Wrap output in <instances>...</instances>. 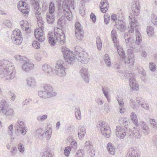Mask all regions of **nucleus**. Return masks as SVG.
Returning a JSON list of instances; mask_svg holds the SVG:
<instances>
[{
    "label": "nucleus",
    "mask_w": 157,
    "mask_h": 157,
    "mask_svg": "<svg viewBox=\"0 0 157 157\" xmlns=\"http://www.w3.org/2000/svg\"><path fill=\"white\" fill-rule=\"evenodd\" d=\"M111 36L114 46L117 47V52L120 57L122 58L124 62V63L126 64H130L131 66L133 65L135 60V57L133 54H130L129 55L127 59H125V52L123 48L119 45V42L117 40V35L115 30L113 29L112 31Z\"/></svg>",
    "instance_id": "obj_2"
},
{
    "label": "nucleus",
    "mask_w": 157,
    "mask_h": 157,
    "mask_svg": "<svg viewBox=\"0 0 157 157\" xmlns=\"http://www.w3.org/2000/svg\"><path fill=\"white\" fill-rule=\"evenodd\" d=\"M48 117V115L45 114L43 115H40L37 117V120L39 121H43L45 120Z\"/></svg>",
    "instance_id": "obj_49"
},
{
    "label": "nucleus",
    "mask_w": 157,
    "mask_h": 157,
    "mask_svg": "<svg viewBox=\"0 0 157 157\" xmlns=\"http://www.w3.org/2000/svg\"><path fill=\"white\" fill-rule=\"evenodd\" d=\"M129 85L131 87V90H138V85L136 83V81L133 77L129 79Z\"/></svg>",
    "instance_id": "obj_25"
},
{
    "label": "nucleus",
    "mask_w": 157,
    "mask_h": 157,
    "mask_svg": "<svg viewBox=\"0 0 157 157\" xmlns=\"http://www.w3.org/2000/svg\"><path fill=\"white\" fill-rule=\"evenodd\" d=\"M97 127L100 128L102 134L107 138H109L111 131L110 128L107 123L102 121H99L97 124Z\"/></svg>",
    "instance_id": "obj_11"
},
{
    "label": "nucleus",
    "mask_w": 157,
    "mask_h": 157,
    "mask_svg": "<svg viewBox=\"0 0 157 157\" xmlns=\"http://www.w3.org/2000/svg\"><path fill=\"white\" fill-rule=\"evenodd\" d=\"M14 67L8 60H3L0 62V74L2 78L6 80H10L15 77Z\"/></svg>",
    "instance_id": "obj_3"
},
{
    "label": "nucleus",
    "mask_w": 157,
    "mask_h": 157,
    "mask_svg": "<svg viewBox=\"0 0 157 157\" xmlns=\"http://www.w3.org/2000/svg\"><path fill=\"white\" fill-rule=\"evenodd\" d=\"M27 84L30 87H33L36 85V82L35 79L33 78L29 77L27 79Z\"/></svg>",
    "instance_id": "obj_36"
},
{
    "label": "nucleus",
    "mask_w": 157,
    "mask_h": 157,
    "mask_svg": "<svg viewBox=\"0 0 157 157\" xmlns=\"http://www.w3.org/2000/svg\"><path fill=\"white\" fill-rule=\"evenodd\" d=\"M101 90L108 101H109L110 99L109 97V94L110 91L108 87L106 86H102Z\"/></svg>",
    "instance_id": "obj_35"
},
{
    "label": "nucleus",
    "mask_w": 157,
    "mask_h": 157,
    "mask_svg": "<svg viewBox=\"0 0 157 157\" xmlns=\"http://www.w3.org/2000/svg\"><path fill=\"white\" fill-rule=\"evenodd\" d=\"M62 61H58L56 63L55 68L56 73L59 76L62 77L65 76V67L63 66Z\"/></svg>",
    "instance_id": "obj_13"
},
{
    "label": "nucleus",
    "mask_w": 157,
    "mask_h": 157,
    "mask_svg": "<svg viewBox=\"0 0 157 157\" xmlns=\"http://www.w3.org/2000/svg\"><path fill=\"white\" fill-rule=\"evenodd\" d=\"M117 100L119 103L120 107L123 108L124 106V102H123V100L121 98L119 99V97H118V98H117Z\"/></svg>",
    "instance_id": "obj_59"
},
{
    "label": "nucleus",
    "mask_w": 157,
    "mask_h": 157,
    "mask_svg": "<svg viewBox=\"0 0 157 157\" xmlns=\"http://www.w3.org/2000/svg\"><path fill=\"white\" fill-rule=\"evenodd\" d=\"M115 134L116 136L120 139H124L126 135V130L120 126H116Z\"/></svg>",
    "instance_id": "obj_17"
},
{
    "label": "nucleus",
    "mask_w": 157,
    "mask_h": 157,
    "mask_svg": "<svg viewBox=\"0 0 157 157\" xmlns=\"http://www.w3.org/2000/svg\"><path fill=\"white\" fill-rule=\"evenodd\" d=\"M75 59L82 63H87L89 61L88 55L87 53L82 51V48L79 46H76L75 48V54H73Z\"/></svg>",
    "instance_id": "obj_7"
},
{
    "label": "nucleus",
    "mask_w": 157,
    "mask_h": 157,
    "mask_svg": "<svg viewBox=\"0 0 157 157\" xmlns=\"http://www.w3.org/2000/svg\"><path fill=\"white\" fill-rule=\"evenodd\" d=\"M131 119L133 124L136 126L138 125V121L136 114L133 112H132L131 115Z\"/></svg>",
    "instance_id": "obj_38"
},
{
    "label": "nucleus",
    "mask_w": 157,
    "mask_h": 157,
    "mask_svg": "<svg viewBox=\"0 0 157 157\" xmlns=\"http://www.w3.org/2000/svg\"><path fill=\"white\" fill-rule=\"evenodd\" d=\"M17 146L18 149L20 152L22 153L24 152L25 149L22 144L19 143L18 144Z\"/></svg>",
    "instance_id": "obj_55"
},
{
    "label": "nucleus",
    "mask_w": 157,
    "mask_h": 157,
    "mask_svg": "<svg viewBox=\"0 0 157 157\" xmlns=\"http://www.w3.org/2000/svg\"><path fill=\"white\" fill-rule=\"evenodd\" d=\"M91 146L90 145L89 141H87L85 144V146L83 149H79L76 153L75 157H84L85 151L88 147H91Z\"/></svg>",
    "instance_id": "obj_18"
},
{
    "label": "nucleus",
    "mask_w": 157,
    "mask_h": 157,
    "mask_svg": "<svg viewBox=\"0 0 157 157\" xmlns=\"http://www.w3.org/2000/svg\"><path fill=\"white\" fill-rule=\"evenodd\" d=\"M129 103L132 108H134L136 107V102L133 99L131 98L130 99Z\"/></svg>",
    "instance_id": "obj_61"
},
{
    "label": "nucleus",
    "mask_w": 157,
    "mask_h": 157,
    "mask_svg": "<svg viewBox=\"0 0 157 157\" xmlns=\"http://www.w3.org/2000/svg\"><path fill=\"white\" fill-rule=\"evenodd\" d=\"M43 129L41 128H39L36 130L35 132V136L40 140H42L44 138V133H42Z\"/></svg>",
    "instance_id": "obj_31"
},
{
    "label": "nucleus",
    "mask_w": 157,
    "mask_h": 157,
    "mask_svg": "<svg viewBox=\"0 0 157 157\" xmlns=\"http://www.w3.org/2000/svg\"><path fill=\"white\" fill-rule=\"evenodd\" d=\"M139 2L138 0H134L132 4V15L129 17V24L130 25V29L129 30L130 32L132 33L134 30V28H136L138 25V23L136 19L135 16H137L140 12Z\"/></svg>",
    "instance_id": "obj_5"
},
{
    "label": "nucleus",
    "mask_w": 157,
    "mask_h": 157,
    "mask_svg": "<svg viewBox=\"0 0 157 157\" xmlns=\"http://www.w3.org/2000/svg\"><path fill=\"white\" fill-rule=\"evenodd\" d=\"M11 39L13 44L17 45H20L23 41V38L21 31L15 29L12 32Z\"/></svg>",
    "instance_id": "obj_10"
},
{
    "label": "nucleus",
    "mask_w": 157,
    "mask_h": 157,
    "mask_svg": "<svg viewBox=\"0 0 157 157\" xmlns=\"http://www.w3.org/2000/svg\"><path fill=\"white\" fill-rule=\"evenodd\" d=\"M8 105V104L5 100L2 101L0 104V108H1V111L2 113L5 112V111L7 109Z\"/></svg>",
    "instance_id": "obj_32"
},
{
    "label": "nucleus",
    "mask_w": 157,
    "mask_h": 157,
    "mask_svg": "<svg viewBox=\"0 0 157 157\" xmlns=\"http://www.w3.org/2000/svg\"><path fill=\"white\" fill-rule=\"evenodd\" d=\"M74 0H64L63 3L62 9L65 17L69 21H71L72 18V14L71 8L74 9Z\"/></svg>",
    "instance_id": "obj_6"
},
{
    "label": "nucleus",
    "mask_w": 157,
    "mask_h": 157,
    "mask_svg": "<svg viewBox=\"0 0 157 157\" xmlns=\"http://www.w3.org/2000/svg\"><path fill=\"white\" fill-rule=\"evenodd\" d=\"M33 66L34 64L33 63L26 62L24 63L22 65L21 69L24 71L28 72L32 69Z\"/></svg>",
    "instance_id": "obj_24"
},
{
    "label": "nucleus",
    "mask_w": 157,
    "mask_h": 157,
    "mask_svg": "<svg viewBox=\"0 0 157 157\" xmlns=\"http://www.w3.org/2000/svg\"><path fill=\"white\" fill-rule=\"evenodd\" d=\"M123 18L122 17L119 20H118V21L116 22L115 23V26L117 29L120 30L121 32L124 31L125 29V23L124 21H122Z\"/></svg>",
    "instance_id": "obj_21"
},
{
    "label": "nucleus",
    "mask_w": 157,
    "mask_h": 157,
    "mask_svg": "<svg viewBox=\"0 0 157 157\" xmlns=\"http://www.w3.org/2000/svg\"><path fill=\"white\" fill-rule=\"evenodd\" d=\"M46 18L47 22L49 24H52L55 21V17L52 14L48 13L46 14Z\"/></svg>",
    "instance_id": "obj_33"
},
{
    "label": "nucleus",
    "mask_w": 157,
    "mask_h": 157,
    "mask_svg": "<svg viewBox=\"0 0 157 157\" xmlns=\"http://www.w3.org/2000/svg\"><path fill=\"white\" fill-rule=\"evenodd\" d=\"M132 135L135 139H140L142 136V132L141 131L140 129L134 128Z\"/></svg>",
    "instance_id": "obj_29"
},
{
    "label": "nucleus",
    "mask_w": 157,
    "mask_h": 157,
    "mask_svg": "<svg viewBox=\"0 0 157 157\" xmlns=\"http://www.w3.org/2000/svg\"><path fill=\"white\" fill-rule=\"evenodd\" d=\"M127 120L126 118H120L118 121L119 123L121 126L125 128L128 124Z\"/></svg>",
    "instance_id": "obj_37"
},
{
    "label": "nucleus",
    "mask_w": 157,
    "mask_h": 157,
    "mask_svg": "<svg viewBox=\"0 0 157 157\" xmlns=\"http://www.w3.org/2000/svg\"><path fill=\"white\" fill-rule=\"evenodd\" d=\"M71 151V147L70 146L66 147L64 150V154L66 156H68L70 153Z\"/></svg>",
    "instance_id": "obj_52"
},
{
    "label": "nucleus",
    "mask_w": 157,
    "mask_h": 157,
    "mask_svg": "<svg viewBox=\"0 0 157 157\" xmlns=\"http://www.w3.org/2000/svg\"><path fill=\"white\" fill-rule=\"evenodd\" d=\"M15 127L17 132L23 135H25L27 132L24 122L21 120H18L16 122Z\"/></svg>",
    "instance_id": "obj_12"
},
{
    "label": "nucleus",
    "mask_w": 157,
    "mask_h": 157,
    "mask_svg": "<svg viewBox=\"0 0 157 157\" xmlns=\"http://www.w3.org/2000/svg\"><path fill=\"white\" fill-rule=\"evenodd\" d=\"M3 24L9 28H10L12 26V24L11 21L9 20L4 21L3 22Z\"/></svg>",
    "instance_id": "obj_60"
},
{
    "label": "nucleus",
    "mask_w": 157,
    "mask_h": 157,
    "mask_svg": "<svg viewBox=\"0 0 157 157\" xmlns=\"http://www.w3.org/2000/svg\"><path fill=\"white\" fill-rule=\"evenodd\" d=\"M52 133V131L50 132L48 130L44 132V137L45 136L46 140H48L51 138Z\"/></svg>",
    "instance_id": "obj_53"
},
{
    "label": "nucleus",
    "mask_w": 157,
    "mask_h": 157,
    "mask_svg": "<svg viewBox=\"0 0 157 157\" xmlns=\"http://www.w3.org/2000/svg\"><path fill=\"white\" fill-rule=\"evenodd\" d=\"M135 28V29L136 36L135 44L131 46V48L132 49L133 52H138L141 49H145L146 46L144 44L140 45V44L142 41V36L139 30L136 28Z\"/></svg>",
    "instance_id": "obj_8"
},
{
    "label": "nucleus",
    "mask_w": 157,
    "mask_h": 157,
    "mask_svg": "<svg viewBox=\"0 0 157 157\" xmlns=\"http://www.w3.org/2000/svg\"><path fill=\"white\" fill-rule=\"evenodd\" d=\"M150 122L151 124L153 126L154 128H157V124L156 123L155 120L154 119H151Z\"/></svg>",
    "instance_id": "obj_64"
},
{
    "label": "nucleus",
    "mask_w": 157,
    "mask_h": 157,
    "mask_svg": "<svg viewBox=\"0 0 157 157\" xmlns=\"http://www.w3.org/2000/svg\"><path fill=\"white\" fill-rule=\"evenodd\" d=\"M80 73L84 81L88 83L89 81L90 75L87 71V69L82 67L80 70Z\"/></svg>",
    "instance_id": "obj_19"
},
{
    "label": "nucleus",
    "mask_w": 157,
    "mask_h": 157,
    "mask_svg": "<svg viewBox=\"0 0 157 157\" xmlns=\"http://www.w3.org/2000/svg\"><path fill=\"white\" fill-rule=\"evenodd\" d=\"M4 114L6 116L9 118H12L15 115V113L12 109H7L5 111Z\"/></svg>",
    "instance_id": "obj_30"
},
{
    "label": "nucleus",
    "mask_w": 157,
    "mask_h": 157,
    "mask_svg": "<svg viewBox=\"0 0 157 157\" xmlns=\"http://www.w3.org/2000/svg\"><path fill=\"white\" fill-rule=\"evenodd\" d=\"M38 94L40 97L44 99L54 97L55 95L53 94L50 93L49 92H46L45 90L39 91Z\"/></svg>",
    "instance_id": "obj_23"
},
{
    "label": "nucleus",
    "mask_w": 157,
    "mask_h": 157,
    "mask_svg": "<svg viewBox=\"0 0 157 157\" xmlns=\"http://www.w3.org/2000/svg\"><path fill=\"white\" fill-rule=\"evenodd\" d=\"M147 32L148 36H152L154 33V30L153 27L149 26L147 27Z\"/></svg>",
    "instance_id": "obj_43"
},
{
    "label": "nucleus",
    "mask_w": 157,
    "mask_h": 157,
    "mask_svg": "<svg viewBox=\"0 0 157 157\" xmlns=\"http://www.w3.org/2000/svg\"><path fill=\"white\" fill-rule=\"evenodd\" d=\"M62 51L63 54L64 59L65 61L69 64L73 63L75 60V57L73 52L64 46L62 47Z\"/></svg>",
    "instance_id": "obj_9"
},
{
    "label": "nucleus",
    "mask_w": 157,
    "mask_h": 157,
    "mask_svg": "<svg viewBox=\"0 0 157 157\" xmlns=\"http://www.w3.org/2000/svg\"><path fill=\"white\" fill-rule=\"evenodd\" d=\"M136 100L137 103L140 105H141L142 104L145 102L144 99L140 97H137L136 98Z\"/></svg>",
    "instance_id": "obj_54"
},
{
    "label": "nucleus",
    "mask_w": 157,
    "mask_h": 157,
    "mask_svg": "<svg viewBox=\"0 0 157 157\" xmlns=\"http://www.w3.org/2000/svg\"><path fill=\"white\" fill-rule=\"evenodd\" d=\"M36 10L35 14L38 21V24L39 28L36 29L34 32L35 36L37 40L39 42H42L44 40V34L43 31L44 26V22L42 19L40 15L41 13V9L39 8V6L36 8H34Z\"/></svg>",
    "instance_id": "obj_4"
},
{
    "label": "nucleus",
    "mask_w": 157,
    "mask_h": 157,
    "mask_svg": "<svg viewBox=\"0 0 157 157\" xmlns=\"http://www.w3.org/2000/svg\"><path fill=\"white\" fill-rule=\"evenodd\" d=\"M14 57L15 59L17 61H25V57L24 56H21L19 55H16Z\"/></svg>",
    "instance_id": "obj_50"
},
{
    "label": "nucleus",
    "mask_w": 157,
    "mask_h": 157,
    "mask_svg": "<svg viewBox=\"0 0 157 157\" xmlns=\"http://www.w3.org/2000/svg\"><path fill=\"white\" fill-rule=\"evenodd\" d=\"M140 125L143 133L145 135H148L149 133V130L147 125L143 121L140 122Z\"/></svg>",
    "instance_id": "obj_26"
},
{
    "label": "nucleus",
    "mask_w": 157,
    "mask_h": 157,
    "mask_svg": "<svg viewBox=\"0 0 157 157\" xmlns=\"http://www.w3.org/2000/svg\"><path fill=\"white\" fill-rule=\"evenodd\" d=\"M96 41L98 49L99 50L101 49L102 47V43L99 37L98 36L96 38Z\"/></svg>",
    "instance_id": "obj_44"
},
{
    "label": "nucleus",
    "mask_w": 157,
    "mask_h": 157,
    "mask_svg": "<svg viewBox=\"0 0 157 157\" xmlns=\"http://www.w3.org/2000/svg\"><path fill=\"white\" fill-rule=\"evenodd\" d=\"M75 36L78 40H81L83 37V31L80 24L76 22L75 24Z\"/></svg>",
    "instance_id": "obj_14"
},
{
    "label": "nucleus",
    "mask_w": 157,
    "mask_h": 157,
    "mask_svg": "<svg viewBox=\"0 0 157 157\" xmlns=\"http://www.w3.org/2000/svg\"><path fill=\"white\" fill-rule=\"evenodd\" d=\"M42 157H52V154L51 152L46 151L41 153Z\"/></svg>",
    "instance_id": "obj_48"
},
{
    "label": "nucleus",
    "mask_w": 157,
    "mask_h": 157,
    "mask_svg": "<svg viewBox=\"0 0 157 157\" xmlns=\"http://www.w3.org/2000/svg\"><path fill=\"white\" fill-rule=\"evenodd\" d=\"M103 58L106 65L107 67H110L111 65V62L109 55L107 54H105Z\"/></svg>",
    "instance_id": "obj_41"
},
{
    "label": "nucleus",
    "mask_w": 157,
    "mask_h": 157,
    "mask_svg": "<svg viewBox=\"0 0 157 157\" xmlns=\"http://www.w3.org/2000/svg\"><path fill=\"white\" fill-rule=\"evenodd\" d=\"M42 69L45 73L50 74L52 73V70L50 66L47 64H45L42 67Z\"/></svg>",
    "instance_id": "obj_34"
},
{
    "label": "nucleus",
    "mask_w": 157,
    "mask_h": 157,
    "mask_svg": "<svg viewBox=\"0 0 157 157\" xmlns=\"http://www.w3.org/2000/svg\"><path fill=\"white\" fill-rule=\"evenodd\" d=\"M149 68L150 70L152 71H154L156 70V65L155 63L151 62L149 64Z\"/></svg>",
    "instance_id": "obj_51"
},
{
    "label": "nucleus",
    "mask_w": 157,
    "mask_h": 157,
    "mask_svg": "<svg viewBox=\"0 0 157 157\" xmlns=\"http://www.w3.org/2000/svg\"><path fill=\"white\" fill-rule=\"evenodd\" d=\"M66 20L64 17H61L58 20L57 25L59 27L55 28L54 35L52 33L48 34V37L49 39V43L53 45H54L56 43L59 41L61 44H63L65 41V36L64 32L61 30L66 26Z\"/></svg>",
    "instance_id": "obj_1"
},
{
    "label": "nucleus",
    "mask_w": 157,
    "mask_h": 157,
    "mask_svg": "<svg viewBox=\"0 0 157 157\" xmlns=\"http://www.w3.org/2000/svg\"><path fill=\"white\" fill-rule=\"evenodd\" d=\"M89 144L92 147H88V148H87L86 150L87 152H88L89 155L91 157H93L95 155V151L93 149V145L89 141Z\"/></svg>",
    "instance_id": "obj_39"
},
{
    "label": "nucleus",
    "mask_w": 157,
    "mask_h": 157,
    "mask_svg": "<svg viewBox=\"0 0 157 157\" xmlns=\"http://www.w3.org/2000/svg\"><path fill=\"white\" fill-rule=\"evenodd\" d=\"M109 7V3L107 0H101L100 5V8L101 12L105 13L108 10Z\"/></svg>",
    "instance_id": "obj_22"
},
{
    "label": "nucleus",
    "mask_w": 157,
    "mask_h": 157,
    "mask_svg": "<svg viewBox=\"0 0 157 157\" xmlns=\"http://www.w3.org/2000/svg\"><path fill=\"white\" fill-rule=\"evenodd\" d=\"M55 6L54 3L52 2L49 3V13L53 14L55 11Z\"/></svg>",
    "instance_id": "obj_42"
},
{
    "label": "nucleus",
    "mask_w": 157,
    "mask_h": 157,
    "mask_svg": "<svg viewBox=\"0 0 157 157\" xmlns=\"http://www.w3.org/2000/svg\"><path fill=\"white\" fill-rule=\"evenodd\" d=\"M138 151L136 147H131L126 155V157H138Z\"/></svg>",
    "instance_id": "obj_20"
},
{
    "label": "nucleus",
    "mask_w": 157,
    "mask_h": 157,
    "mask_svg": "<svg viewBox=\"0 0 157 157\" xmlns=\"http://www.w3.org/2000/svg\"><path fill=\"white\" fill-rule=\"evenodd\" d=\"M79 12L82 16L83 17L84 16L85 11L83 6H82V7H80V8L79 9Z\"/></svg>",
    "instance_id": "obj_58"
},
{
    "label": "nucleus",
    "mask_w": 157,
    "mask_h": 157,
    "mask_svg": "<svg viewBox=\"0 0 157 157\" xmlns=\"http://www.w3.org/2000/svg\"><path fill=\"white\" fill-rule=\"evenodd\" d=\"M128 28L129 29V30L131 28L130 26ZM130 33L129 30H128V33H125L124 34V38L125 40L126 45L128 47L131 48V46H132L134 44V40L133 38L131 36L129 35V33Z\"/></svg>",
    "instance_id": "obj_16"
},
{
    "label": "nucleus",
    "mask_w": 157,
    "mask_h": 157,
    "mask_svg": "<svg viewBox=\"0 0 157 157\" xmlns=\"http://www.w3.org/2000/svg\"><path fill=\"white\" fill-rule=\"evenodd\" d=\"M43 88L44 90L46 92H49L50 93L55 95L54 96L56 95V92L53 91V88L51 85L48 84H44L43 86Z\"/></svg>",
    "instance_id": "obj_28"
},
{
    "label": "nucleus",
    "mask_w": 157,
    "mask_h": 157,
    "mask_svg": "<svg viewBox=\"0 0 157 157\" xmlns=\"http://www.w3.org/2000/svg\"><path fill=\"white\" fill-rule=\"evenodd\" d=\"M124 76L126 78H128L129 77H131V78L133 77V75L132 73L130 74L129 73L128 71H125L124 73Z\"/></svg>",
    "instance_id": "obj_63"
},
{
    "label": "nucleus",
    "mask_w": 157,
    "mask_h": 157,
    "mask_svg": "<svg viewBox=\"0 0 157 157\" xmlns=\"http://www.w3.org/2000/svg\"><path fill=\"white\" fill-rule=\"evenodd\" d=\"M27 23V22L25 21H24V20H22L20 21V25L23 30L26 31L28 29V28L26 27Z\"/></svg>",
    "instance_id": "obj_45"
},
{
    "label": "nucleus",
    "mask_w": 157,
    "mask_h": 157,
    "mask_svg": "<svg viewBox=\"0 0 157 157\" xmlns=\"http://www.w3.org/2000/svg\"><path fill=\"white\" fill-rule=\"evenodd\" d=\"M125 128H126V133L127 134L126 135L128 136H131L133 132V131H132V130L129 128H128L127 126H126Z\"/></svg>",
    "instance_id": "obj_62"
},
{
    "label": "nucleus",
    "mask_w": 157,
    "mask_h": 157,
    "mask_svg": "<svg viewBox=\"0 0 157 157\" xmlns=\"http://www.w3.org/2000/svg\"><path fill=\"white\" fill-rule=\"evenodd\" d=\"M120 18L118 17V15L115 14H113L111 16V19L113 22H115V23Z\"/></svg>",
    "instance_id": "obj_57"
},
{
    "label": "nucleus",
    "mask_w": 157,
    "mask_h": 157,
    "mask_svg": "<svg viewBox=\"0 0 157 157\" xmlns=\"http://www.w3.org/2000/svg\"><path fill=\"white\" fill-rule=\"evenodd\" d=\"M32 46L36 49H39L40 48V43L37 41H34L33 42Z\"/></svg>",
    "instance_id": "obj_56"
},
{
    "label": "nucleus",
    "mask_w": 157,
    "mask_h": 157,
    "mask_svg": "<svg viewBox=\"0 0 157 157\" xmlns=\"http://www.w3.org/2000/svg\"><path fill=\"white\" fill-rule=\"evenodd\" d=\"M151 22L154 25H157V17L154 14H152L151 15Z\"/></svg>",
    "instance_id": "obj_46"
},
{
    "label": "nucleus",
    "mask_w": 157,
    "mask_h": 157,
    "mask_svg": "<svg viewBox=\"0 0 157 157\" xmlns=\"http://www.w3.org/2000/svg\"><path fill=\"white\" fill-rule=\"evenodd\" d=\"M40 0H30V3L34 8H36L39 6V2Z\"/></svg>",
    "instance_id": "obj_47"
},
{
    "label": "nucleus",
    "mask_w": 157,
    "mask_h": 157,
    "mask_svg": "<svg viewBox=\"0 0 157 157\" xmlns=\"http://www.w3.org/2000/svg\"><path fill=\"white\" fill-rule=\"evenodd\" d=\"M75 117L76 118L79 120L81 119V114L79 107L76 108L75 109Z\"/></svg>",
    "instance_id": "obj_40"
},
{
    "label": "nucleus",
    "mask_w": 157,
    "mask_h": 157,
    "mask_svg": "<svg viewBox=\"0 0 157 157\" xmlns=\"http://www.w3.org/2000/svg\"><path fill=\"white\" fill-rule=\"evenodd\" d=\"M86 133V130L85 127L82 126H80L78 128V134L79 138L80 139L83 138Z\"/></svg>",
    "instance_id": "obj_27"
},
{
    "label": "nucleus",
    "mask_w": 157,
    "mask_h": 157,
    "mask_svg": "<svg viewBox=\"0 0 157 157\" xmlns=\"http://www.w3.org/2000/svg\"><path fill=\"white\" fill-rule=\"evenodd\" d=\"M17 7L19 10L23 13L25 14V16L28 15L29 12V6L25 1H21L18 3Z\"/></svg>",
    "instance_id": "obj_15"
}]
</instances>
